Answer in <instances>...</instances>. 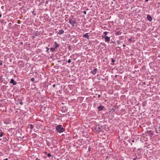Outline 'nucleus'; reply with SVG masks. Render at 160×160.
Here are the masks:
<instances>
[{
  "label": "nucleus",
  "instance_id": "obj_1",
  "mask_svg": "<svg viewBox=\"0 0 160 160\" xmlns=\"http://www.w3.org/2000/svg\"><path fill=\"white\" fill-rule=\"evenodd\" d=\"M55 128L57 132L59 133L62 132L64 131V129L61 125H57L56 127Z\"/></svg>",
  "mask_w": 160,
  "mask_h": 160
},
{
  "label": "nucleus",
  "instance_id": "obj_2",
  "mask_svg": "<svg viewBox=\"0 0 160 160\" xmlns=\"http://www.w3.org/2000/svg\"><path fill=\"white\" fill-rule=\"evenodd\" d=\"M68 22L73 27L75 26L77 23L75 19H69Z\"/></svg>",
  "mask_w": 160,
  "mask_h": 160
},
{
  "label": "nucleus",
  "instance_id": "obj_3",
  "mask_svg": "<svg viewBox=\"0 0 160 160\" xmlns=\"http://www.w3.org/2000/svg\"><path fill=\"white\" fill-rule=\"evenodd\" d=\"M102 37L103 38H104L105 39V42H108L110 41V37H108L107 36H104L103 35H102Z\"/></svg>",
  "mask_w": 160,
  "mask_h": 160
},
{
  "label": "nucleus",
  "instance_id": "obj_4",
  "mask_svg": "<svg viewBox=\"0 0 160 160\" xmlns=\"http://www.w3.org/2000/svg\"><path fill=\"white\" fill-rule=\"evenodd\" d=\"M101 126H100V125H96V127L95 128L96 130L98 132H99L101 131Z\"/></svg>",
  "mask_w": 160,
  "mask_h": 160
},
{
  "label": "nucleus",
  "instance_id": "obj_5",
  "mask_svg": "<svg viewBox=\"0 0 160 160\" xmlns=\"http://www.w3.org/2000/svg\"><path fill=\"white\" fill-rule=\"evenodd\" d=\"M155 129L157 133H160V125L156 126Z\"/></svg>",
  "mask_w": 160,
  "mask_h": 160
},
{
  "label": "nucleus",
  "instance_id": "obj_6",
  "mask_svg": "<svg viewBox=\"0 0 160 160\" xmlns=\"http://www.w3.org/2000/svg\"><path fill=\"white\" fill-rule=\"evenodd\" d=\"M104 107L103 106L100 105L98 107V111H101L104 108Z\"/></svg>",
  "mask_w": 160,
  "mask_h": 160
},
{
  "label": "nucleus",
  "instance_id": "obj_7",
  "mask_svg": "<svg viewBox=\"0 0 160 160\" xmlns=\"http://www.w3.org/2000/svg\"><path fill=\"white\" fill-rule=\"evenodd\" d=\"M97 71V68H95L93 69V70L91 71V73H92L93 75H94L96 74Z\"/></svg>",
  "mask_w": 160,
  "mask_h": 160
},
{
  "label": "nucleus",
  "instance_id": "obj_8",
  "mask_svg": "<svg viewBox=\"0 0 160 160\" xmlns=\"http://www.w3.org/2000/svg\"><path fill=\"white\" fill-rule=\"evenodd\" d=\"M147 19L149 22H151L152 20V17L149 14L147 15Z\"/></svg>",
  "mask_w": 160,
  "mask_h": 160
},
{
  "label": "nucleus",
  "instance_id": "obj_9",
  "mask_svg": "<svg viewBox=\"0 0 160 160\" xmlns=\"http://www.w3.org/2000/svg\"><path fill=\"white\" fill-rule=\"evenodd\" d=\"M10 83H11L13 85H16L17 84V82H15L14 79H11Z\"/></svg>",
  "mask_w": 160,
  "mask_h": 160
},
{
  "label": "nucleus",
  "instance_id": "obj_10",
  "mask_svg": "<svg viewBox=\"0 0 160 160\" xmlns=\"http://www.w3.org/2000/svg\"><path fill=\"white\" fill-rule=\"evenodd\" d=\"M88 33H86L85 34H83V37H84L85 38H86L88 39L89 36L88 35Z\"/></svg>",
  "mask_w": 160,
  "mask_h": 160
},
{
  "label": "nucleus",
  "instance_id": "obj_11",
  "mask_svg": "<svg viewBox=\"0 0 160 160\" xmlns=\"http://www.w3.org/2000/svg\"><path fill=\"white\" fill-rule=\"evenodd\" d=\"M28 128L30 129L31 130L34 128L32 124H29L28 126Z\"/></svg>",
  "mask_w": 160,
  "mask_h": 160
},
{
  "label": "nucleus",
  "instance_id": "obj_12",
  "mask_svg": "<svg viewBox=\"0 0 160 160\" xmlns=\"http://www.w3.org/2000/svg\"><path fill=\"white\" fill-rule=\"evenodd\" d=\"M64 31L62 30H59L58 32V34L61 35L64 33Z\"/></svg>",
  "mask_w": 160,
  "mask_h": 160
},
{
  "label": "nucleus",
  "instance_id": "obj_13",
  "mask_svg": "<svg viewBox=\"0 0 160 160\" xmlns=\"http://www.w3.org/2000/svg\"><path fill=\"white\" fill-rule=\"evenodd\" d=\"M54 47H55V48L56 49V48H58V47H59V45L57 43V42H55V45H54Z\"/></svg>",
  "mask_w": 160,
  "mask_h": 160
},
{
  "label": "nucleus",
  "instance_id": "obj_14",
  "mask_svg": "<svg viewBox=\"0 0 160 160\" xmlns=\"http://www.w3.org/2000/svg\"><path fill=\"white\" fill-rule=\"evenodd\" d=\"M3 132L2 130L0 129V137H1L3 135Z\"/></svg>",
  "mask_w": 160,
  "mask_h": 160
},
{
  "label": "nucleus",
  "instance_id": "obj_15",
  "mask_svg": "<svg viewBox=\"0 0 160 160\" xmlns=\"http://www.w3.org/2000/svg\"><path fill=\"white\" fill-rule=\"evenodd\" d=\"M108 33V32L107 31H105L104 32H103V34L104 35V36H106L107 34Z\"/></svg>",
  "mask_w": 160,
  "mask_h": 160
},
{
  "label": "nucleus",
  "instance_id": "obj_16",
  "mask_svg": "<svg viewBox=\"0 0 160 160\" xmlns=\"http://www.w3.org/2000/svg\"><path fill=\"white\" fill-rule=\"evenodd\" d=\"M50 50H51V51H54L55 50V48H51Z\"/></svg>",
  "mask_w": 160,
  "mask_h": 160
},
{
  "label": "nucleus",
  "instance_id": "obj_17",
  "mask_svg": "<svg viewBox=\"0 0 160 160\" xmlns=\"http://www.w3.org/2000/svg\"><path fill=\"white\" fill-rule=\"evenodd\" d=\"M47 155L48 157H51V154L50 153H48Z\"/></svg>",
  "mask_w": 160,
  "mask_h": 160
},
{
  "label": "nucleus",
  "instance_id": "obj_18",
  "mask_svg": "<svg viewBox=\"0 0 160 160\" xmlns=\"http://www.w3.org/2000/svg\"><path fill=\"white\" fill-rule=\"evenodd\" d=\"M46 48L47 49L46 51L47 52H48V51H49V48H48V47H46Z\"/></svg>",
  "mask_w": 160,
  "mask_h": 160
},
{
  "label": "nucleus",
  "instance_id": "obj_19",
  "mask_svg": "<svg viewBox=\"0 0 160 160\" xmlns=\"http://www.w3.org/2000/svg\"><path fill=\"white\" fill-rule=\"evenodd\" d=\"M31 80L33 82L34 81L35 79L34 78H31Z\"/></svg>",
  "mask_w": 160,
  "mask_h": 160
},
{
  "label": "nucleus",
  "instance_id": "obj_20",
  "mask_svg": "<svg viewBox=\"0 0 160 160\" xmlns=\"http://www.w3.org/2000/svg\"><path fill=\"white\" fill-rule=\"evenodd\" d=\"M71 62V60L70 59H69L68 60V62L69 63H70Z\"/></svg>",
  "mask_w": 160,
  "mask_h": 160
},
{
  "label": "nucleus",
  "instance_id": "obj_21",
  "mask_svg": "<svg viewBox=\"0 0 160 160\" xmlns=\"http://www.w3.org/2000/svg\"><path fill=\"white\" fill-rule=\"evenodd\" d=\"M83 13L85 14H86L87 13V12L85 11H84L83 12Z\"/></svg>",
  "mask_w": 160,
  "mask_h": 160
},
{
  "label": "nucleus",
  "instance_id": "obj_22",
  "mask_svg": "<svg viewBox=\"0 0 160 160\" xmlns=\"http://www.w3.org/2000/svg\"><path fill=\"white\" fill-rule=\"evenodd\" d=\"M23 103L22 102H20V104H21V105H22Z\"/></svg>",
  "mask_w": 160,
  "mask_h": 160
},
{
  "label": "nucleus",
  "instance_id": "obj_23",
  "mask_svg": "<svg viewBox=\"0 0 160 160\" xmlns=\"http://www.w3.org/2000/svg\"><path fill=\"white\" fill-rule=\"evenodd\" d=\"M55 86L56 85L55 84H53V85H52V87H55Z\"/></svg>",
  "mask_w": 160,
  "mask_h": 160
},
{
  "label": "nucleus",
  "instance_id": "obj_24",
  "mask_svg": "<svg viewBox=\"0 0 160 160\" xmlns=\"http://www.w3.org/2000/svg\"><path fill=\"white\" fill-rule=\"evenodd\" d=\"M100 96H100V95H98V98H100Z\"/></svg>",
  "mask_w": 160,
  "mask_h": 160
},
{
  "label": "nucleus",
  "instance_id": "obj_25",
  "mask_svg": "<svg viewBox=\"0 0 160 160\" xmlns=\"http://www.w3.org/2000/svg\"><path fill=\"white\" fill-rule=\"evenodd\" d=\"M3 160H8V159L7 158H6V159H3Z\"/></svg>",
  "mask_w": 160,
  "mask_h": 160
},
{
  "label": "nucleus",
  "instance_id": "obj_26",
  "mask_svg": "<svg viewBox=\"0 0 160 160\" xmlns=\"http://www.w3.org/2000/svg\"><path fill=\"white\" fill-rule=\"evenodd\" d=\"M134 142V140H132V142Z\"/></svg>",
  "mask_w": 160,
  "mask_h": 160
},
{
  "label": "nucleus",
  "instance_id": "obj_27",
  "mask_svg": "<svg viewBox=\"0 0 160 160\" xmlns=\"http://www.w3.org/2000/svg\"><path fill=\"white\" fill-rule=\"evenodd\" d=\"M136 158H134L133 159V160H136Z\"/></svg>",
  "mask_w": 160,
  "mask_h": 160
},
{
  "label": "nucleus",
  "instance_id": "obj_28",
  "mask_svg": "<svg viewBox=\"0 0 160 160\" xmlns=\"http://www.w3.org/2000/svg\"><path fill=\"white\" fill-rule=\"evenodd\" d=\"M123 47H125V45L123 44Z\"/></svg>",
  "mask_w": 160,
  "mask_h": 160
},
{
  "label": "nucleus",
  "instance_id": "obj_29",
  "mask_svg": "<svg viewBox=\"0 0 160 160\" xmlns=\"http://www.w3.org/2000/svg\"><path fill=\"white\" fill-rule=\"evenodd\" d=\"M2 17V15L1 14H0V18H1Z\"/></svg>",
  "mask_w": 160,
  "mask_h": 160
},
{
  "label": "nucleus",
  "instance_id": "obj_30",
  "mask_svg": "<svg viewBox=\"0 0 160 160\" xmlns=\"http://www.w3.org/2000/svg\"><path fill=\"white\" fill-rule=\"evenodd\" d=\"M112 62H114V60H113V59H112Z\"/></svg>",
  "mask_w": 160,
  "mask_h": 160
},
{
  "label": "nucleus",
  "instance_id": "obj_31",
  "mask_svg": "<svg viewBox=\"0 0 160 160\" xmlns=\"http://www.w3.org/2000/svg\"><path fill=\"white\" fill-rule=\"evenodd\" d=\"M148 0H146V1H148Z\"/></svg>",
  "mask_w": 160,
  "mask_h": 160
}]
</instances>
